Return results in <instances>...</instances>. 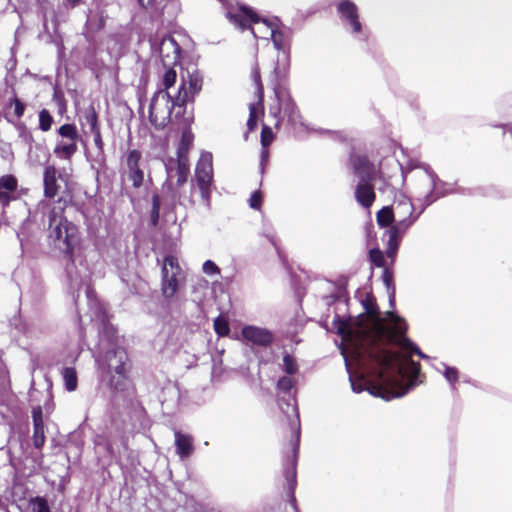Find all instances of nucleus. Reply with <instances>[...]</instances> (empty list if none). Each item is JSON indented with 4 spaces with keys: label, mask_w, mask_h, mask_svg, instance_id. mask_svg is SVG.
Listing matches in <instances>:
<instances>
[{
    "label": "nucleus",
    "mask_w": 512,
    "mask_h": 512,
    "mask_svg": "<svg viewBox=\"0 0 512 512\" xmlns=\"http://www.w3.org/2000/svg\"><path fill=\"white\" fill-rule=\"evenodd\" d=\"M444 377L446 378V380L448 382H450L451 384H454L458 379V372L453 367H445Z\"/></svg>",
    "instance_id": "35"
},
{
    "label": "nucleus",
    "mask_w": 512,
    "mask_h": 512,
    "mask_svg": "<svg viewBox=\"0 0 512 512\" xmlns=\"http://www.w3.org/2000/svg\"><path fill=\"white\" fill-rule=\"evenodd\" d=\"M383 278H384L386 285L389 287L391 276L389 275V273L387 271L384 272Z\"/></svg>",
    "instance_id": "44"
},
{
    "label": "nucleus",
    "mask_w": 512,
    "mask_h": 512,
    "mask_svg": "<svg viewBox=\"0 0 512 512\" xmlns=\"http://www.w3.org/2000/svg\"><path fill=\"white\" fill-rule=\"evenodd\" d=\"M53 118L48 110L43 109L39 112V128L46 132L51 129Z\"/></svg>",
    "instance_id": "24"
},
{
    "label": "nucleus",
    "mask_w": 512,
    "mask_h": 512,
    "mask_svg": "<svg viewBox=\"0 0 512 512\" xmlns=\"http://www.w3.org/2000/svg\"><path fill=\"white\" fill-rule=\"evenodd\" d=\"M393 301H394V290L390 294V302L393 303Z\"/></svg>",
    "instance_id": "46"
},
{
    "label": "nucleus",
    "mask_w": 512,
    "mask_h": 512,
    "mask_svg": "<svg viewBox=\"0 0 512 512\" xmlns=\"http://www.w3.org/2000/svg\"><path fill=\"white\" fill-rule=\"evenodd\" d=\"M287 407L291 411V414L296 419V430H297L296 432H297V437H298L299 436V421H298L299 415H298V410H297V406L295 404V401L293 400L292 403H288Z\"/></svg>",
    "instance_id": "40"
},
{
    "label": "nucleus",
    "mask_w": 512,
    "mask_h": 512,
    "mask_svg": "<svg viewBox=\"0 0 512 512\" xmlns=\"http://www.w3.org/2000/svg\"><path fill=\"white\" fill-rule=\"evenodd\" d=\"M138 1H139V4L144 8L151 7L155 2V0H138Z\"/></svg>",
    "instance_id": "43"
},
{
    "label": "nucleus",
    "mask_w": 512,
    "mask_h": 512,
    "mask_svg": "<svg viewBox=\"0 0 512 512\" xmlns=\"http://www.w3.org/2000/svg\"><path fill=\"white\" fill-rule=\"evenodd\" d=\"M86 120L87 123L90 125L92 132L99 130L97 127V115L93 109L87 111Z\"/></svg>",
    "instance_id": "34"
},
{
    "label": "nucleus",
    "mask_w": 512,
    "mask_h": 512,
    "mask_svg": "<svg viewBox=\"0 0 512 512\" xmlns=\"http://www.w3.org/2000/svg\"><path fill=\"white\" fill-rule=\"evenodd\" d=\"M286 109H290V113H289V119L294 122L296 121V114L294 112V104L291 103L290 101H287L286 103Z\"/></svg>",
    "instance_id": "41"
},
{
    "label": "nucleus",
    "mask_w": 512,
    "mask_h": 512,
    "mask_svg": "<svg viewBox=\"0 0 512 512\" xmlns=\"http://www.w3.org/2000/svg\"><path fill=\"white\" fill-rule=\"evenodd\" d=\"M187 172H188L187 167L184 164L180 163L179 168H178V180H177L179 185H182L186 181Z\"/></svg>",
    "instance_id": "39"
},
{
    "label": "nucleus",
    "mask_w": 512,
    "mask_h": 512,
    "mask_svg": "<svg viewBox=\"0 0 512 512\" xmlns=\"http://www.w3.org/2000/svg\"><path fill=\"white\" fill-rule=\"evenodd\" d=\"M161 292L165 299L175 297L184 282L183 270L179 259L174 255H167L162 262Z\"/></svg>",
    "instance_id": "6"
},
{
    "label": "nucleus",
    "mask_w": 512,
    "mask_h": 512,
    "mask_svg": "<svg viewBox=\"0 0 512 512\" xmlns=\"http://www.w3.org/2000/svg\"><path fill=\"white\" fill-rule=\"evenodd\" d=\"M195 176L204 204L209 208L213 181V157L210 152L201 153L196 165Z\"/></svg>",
    "instance_id": "9"
},
{
    "label": "nucleus",
    "mask_w": 512,
    "mask_h": 512,
    "mask_svg": "<svg viewBox=\"0 0 512 512\" xmlns=\"http://www.w3.org/2000/svg\"><path fill=\"white\" fill-rule=\"evenodd\" d=\"M370 259L376 266L381 267L384 265V256L380 250L373 249L370 251Z\"/></svg>",
    "instance_id": "33"
},
{
    "label": "nucleus",
    "mask_w": 512,
    "mask_h": 512,
    "mask_svg": "<svg viewBox=\"0 0 512 512\" xmlns=\"http://www.w3.org/2000/svg\"><path fill=\"white\" fill-rule=\"evenodd\" d=\"M203 80L198 72L188 73L177 79L172 68L158 72L157 88L149 107L150 122L156 128H164L174 117L179 119L185 111L186 103L193 101L202 89Z\"/></svg>",
    "instance_id": "2"
},
{
    "label": "nucleus",
    "mask_w": 512,
    "mask_h": 512,
    "mask_svg": "<svg viewBox=\"0 0 512 512\" xmlns=\"http://www.w3.org/2000/svg\"><path fill=\"white\" fill-rule=\"evenodd\" d=\"M364 308V314L333 322L342 339L351 387L357 393L367 389L385 400L402 397L418 384L420 366L409 355L426 356L405 338L404 320L392 313L381 316L370 298Z\"/></svg>",
    "instance_id": "1"
},
{
    "label": "nucleus",
    "mask_w": 512,
    "mask_h": 512,
    "mask_svg": "<svg viewBox=\"0 0 512 512\" xmlns=\"http://www.w3.org/2000/svg\"><path fill=\"white\" fill-rule=\"evenodd\" d=\"M357 201L364 207H370L375 199L373 188L369 184H359L355 191Z\"/></svg>",
    "instance_id": "17"
},
{
    "label": "nucleus",
    "mask_w": 512,
    "mask_h": 512,
    "mask_svg": "<svg viewBox=\"0 0 512 512\" xmlns=\"http://www.w3.org/2000/svg\"><path fill=\"white\" fill-rule=\"evenodd\" d=\"M33 420H34V445L39 448L44 443V430L42 423V412L40 408L34 409L33 411Z\"/></svg>",
    "instance_id": "19"
},
{
    "label": "nucleus",
    "mask_w": 512,
    "mask_h": 512,
    "mask_svg": "<svg viewBox=\"0 0 512 512\" xmlns=\"http://www.w3.org/2000/svg\"><path fill=\"white\" fill-rule=\"evenodd\" d=\"M57 170L55 166L48 165L44 170V193L46 197H54L58 193L59 186L56 180Z\"/></svg>",
    "instance_id": "15"
},
{
    "label": "nucleus",
    "mask_w": 512,
    "mask_h": 512,
    "mask_svg": "<svg viewBox=\"0 0 512 512\" xmlns=\"http://www.w3.org/2000/svg\"><path fill=\"white\" fill-rule=\"evenodd\" d=\"M227 18L236 27L249 28L255 38L269 39L275 21L261 19L252 9L246 6L231 7Z\"/></svg>",
    "instance_id": "4"
},
{
    "label": "nucleus",
    "mask_w": 512,
    "mask_h": 512,
    "mask_svg": "<svg viewBox=\"0 0 512 512\" xmlns=\"http://www.w3.org/2000/svg\"><path fill=\"white\" fill-rule=\"evenodd\" d=\"M365 165H366V160L365 159L359 160V166L357 164H355L356 169H360L361 166L364 167Z\"/></svg>",
    "instance_id": "45"
},
{
    "label": "nucleus",
    "mask_w": 512,
    "mask_h": 512,
    "mask_svg": "<svg viewBox=\"0 0 512 512\" xmlns=\"http://www.w3.org/2000/svg\"><path fill=\"white\" fill-rule=\"evenodd\" d=\"M283 369L289 375H293L297 372V370H298L297 363H296L295 359L293 357H291L290 355H285L283 357Z\"/></svg>",
    "instance_id": "27"
},
{
    "label": "nucleus",
    "mask_w": 512,
    "mask_h": 512,
    "mask_svg": "<svg viewBox=\"0 0 512 512\" xmlns=\"http://www.w3.org/2000/svg\"><path fill=\"white\" fill-rule=\"evenodd\" d=\"M12 105L14 106V114L20 118L24 114L25 105L17 98L13 99Z\"/></svg>",
    "instance_id": "37"
},
{
    "label": "nucleus",
    "mask_w": 512,
    "mask_h": 512,
    "mask_svg": "<svg viewBox=\"0 0 512 512\" xmlns=\"http://www.w3.org/2000/svg\"><path fill=\"white\" fill-rule=\"evenodd\" d=\"M294 380L290 376H284L278 381V388L282 391H289L294 386Z\"/></svg>",
    "instance_id": "32"
},
{
    "label": "nucleus",
    "mask_w": 512,
    "mask_h": 512,
    "mask_svg": "<svg viewBox=\"0 0 512 512\" xmlns=\"http://www.w3.org/2000/svg\"><path fill=\"white\" fill-rule=\"evenodd\" d=\"M159 211H160V198L158 195H154L152 198V211H151V217L154 221H156L158 219Z\"/></svg>",
    "instance_id": "36"
},
{
    "label": "nucleus",
    "mask_w": 512,
    "mask_h": 512,
    "mask_svg": "<svg viewBox=\"0 0 512 512\" xmlns=\"http://www.w3.org/2000/svg\"><path fill=\"white\" fill-rule=\"evenodd\" d=\"M423 182L427 185V191H437V176L429 169H425L422 175Z\"/></svg>",
    "instance_id": "23"
},
{
    "label": "nucleus",
    "mask_w": 512,
    "mask_h": 512,
    "mask_svg": "<svg viewBox=\"0 0 512 512\" xmlns=\"http://www.w3.org/2000/svg\"><path fill=\"white\" fill-rule=\"evenodd\" d=\"M63 208L59 207V212L55 209L50 216L49 237L52 239L56 248L69 255L74 262L73 251L78 243V229L61 216Z\"/></svg>",
    "instance_id": "3"
},
{
    "label": "nucleus",
    "mask_w": 512,
    "mask_h": 512,
    "mask_svg": "<svg viewBox=\"0 0 512 512\" xmlns=\"http://www.w3.org/2000/svg\"><path fill=\"white\" fill-rule=\"evenodd\" d=\"M93 133H94V136H95V139H94V140H95V144H96L99 148H101V146H102V139H101L100 131H99V130H97V131H95V132H93Z\"/></svg>",
    "instance_id": "42"
},
{
    "label": "nucleus",
    "mask_w": 512,
    "mask_h": 512,
    "mask_svg": "<svg viewBox=\"0 0 512 512\" xmlns=\"http://www.w3.org/2000/svg\"><path fill=\"white\" fill-rule=\"evenodd\" d=\"M341 15L350 21L354 32H360L361 24L358 21L357 7L350 1H343L338 7Z\"/></svg>",
    "instance_id": "16"
},
{
    "label": "nucleus",
    "mask_w": 512,
    "mask_h": 512,
    "mask_svg": "<svg viewBox=\"0 0 512 512\" xmlns=\"http://www.w3.org/2000/svg\"><path fill=\"white\" fill-rule=\"evenodd\" d=\"M262 197L260 192L256 191L252 194L250 198V207L254 209H259L261 206Z\"/></svg>",
    "instance_id": "38"
},
{
    "label": "nucleus",
    "mask_w": 512,
    "mask_h": 512,
    "mask_svg": "<svg viewBox=\"0 0 512 512\" xmlns=\"http://www.w3.org/2000/svg\"><path fill=\"white\" fill-rule=\"evenodd\" d=\"M17 187V180L12 175H5L0 178V202L8 204L10 197L8 192H12Z\"/></svg>",
    "instance_id": "18"
},
{
    "label": "nucleus",
    "mask_w": 512,
    "mask_h": 512,
    "mask_svg": "<svg viewBox=\"0 0 512 512\" xmlns=\"http://www.w3.org/2000/svg\"><path fill=\"white\" fill-rule=\"evenodd\" d=\"M141 153L138 150H131L127 154V175L135 188L142 186L144 181V172L140 168Z\"/></svg>",
    "instance_id": "12"
},
{
    "label": "nucleus",
    "mask_w": 512,
    "mask_h": 512,
    "mask_svg": "<svg viewBox=\"0 0 512 512\" xmlns=\"http://www.w3.org/2000/svg\"><path fill=\"white\" fill-rule=\"evenodd\" d=\"M152 53L159 57L164 71L172 68L179 63L180 47L175 38L171 35H155L150 39Z\"/></svg>",
    "instance_id": "7"
},
{
    "label": "nucleus",
    "mask_w": 512,
    "mask_h": 512,
    "mask_svg": "<svg viewBox=\"0 0 512 512\" xmlns=\"http://www.w3.org/2000/svg\"><path fill=\"white\" fill-rule=\"evenodd\" d=\"M214 329L219 336H226L229 333L228 322L222 317H217L214 320Z\"/></svg>",
    "instance_id": "26"
},
{
    "label": "nucleus",
    "mask_w": 512,
    "mask_h": 512,
    "mask_svg": "<svg viewBox=\"0 0 512 512\" xmlns=\"http://www.w3.org/2000/svg\"><path fill=\"white\" fill-rule=\"evenodd\" d=\"M72 4H76L79 0H68Z\"/></svg>",
    "instance_id": "48"
},
{
    "label": "nucleus",
    "mask_w": 512,
    "mask_h": 512,
    "mask_svg": "<svg viewBox=\"0 0 512 512\" xmlns=\"http://www.w3.org/2000/svg\"><path fill=\"white\" fill-rule=\"evenodd\" d=\"M252 76H253L254 82H255L256 87H257V93H258V98H259L258 106H261L262 97H263V86H262V83H261V80H260V73H259L258 67H256L253 70Z\"/></svg>",
    "instance_id": "29"
},
{
    "label": "nucleus",
    "mask_w": 512,
    "mask_h": 512,
    "mask_svg": "<svg viewBox=\"0 0 512 512\" xmlns=\"http://www.w3.org/2000/svg\"><path fill=\"white\" fill-rule=\"evenodd\" d=\"M270 112L274 115V117H275V118H277V117H278V111H276V110H275V111H273V110L271 109V111H270Z\"/></svg>",
    "instance_id": "47"
},
{
    "label": "nucleus",
    "mask_w": 512,
    "mask_h": 512,
    "mask_svg": "<svg viewBox=\"0 0 512 512\" xmlns=\"http://www.w3.org/2000/svg\"><path fill=\"white\" fill-rule=\"evenodd\" d=\"M60 139L54 146L53 153L59 159L70 161L78 150L80 135L74 124H63L58 129Z\"/></svg>",
    "instance_id": "8"
},
{
    "label": "nucleus",
    "mask_w": 512,
    "mask_h": 512,
    "mask_svg": "<svg viewBox=\"0 0 512 512\" xmlns=\"http://www.w3.org/2000/svg\"><path fill=\"white\" fill-rule=\"evenodd\" d=\"M30 506L33 512H50L46 499L42 497H35L31 499Z\"/></svg>",
    "instance_id": "25"
},
{
    "label": "nucleus",
    "mask_w": 512,
    "mask_h": 512,
    "mask_svg": "<svg viewBox=\"0 0 512 512\" xmlns=\"http://www.w3.org/2000/svg\"><path fill=\"white\" fill-rule=\"evenodd\" d=\"M65 389L69 392L75 391L78 385L77 373L73 367H65L61 371Z\"/></svg>",
    "instance_id": "20"
},
{
    "label": "nucleus",
    "mask_w": 512,
    "mask_h": 512,
    "mask_svg": "<svg viewBox=\"0 0 512 512\" xmlns=\"http://www.w3.org/2000/svg\"><path fill=\"white\" fill-rule=\"evenodd\" d=\"M394 217V209L384 207L377 213V223L382 227H387L393 222Z\"/></svg>",
    "instance_id": "21"
},
{
    "label": "nucleus",
    "mask_w": 512,
    "mask_h": 512,
    "mask_svg": "<svg viewBox=\"0 0 512 512\" xmlns=\"http://www.w3.org/2000/svg\"><path fill=\"white\" fill-rule=\"evenodd\" d=\"M202 270H203V272L206 275H209V276H214V275H219L220 274V269L211 260H207V261L204 262Z\"/></svg>",
    "instance_id": "30"
},
{
    "label": "nucleus",
    "mask_w": 512,
    "mask_h": 512,
    "mask_svg": "<svg viewBox=\"0 0 512 512\" xmlns=\"http://www.w3.org/2000/svg\"><path fill=\"white\" fill-rule=\"evenodd\" d=\"M250 115L247 121V126L249 130H254L257 126V117H258V108L255 104H251L249 106Z\"/></svg>",
    "instance_id": "28"
},
{
    "label": "nucleus",
    "mask_w": 512,
    "mask_h": 512,
    "mask_svg": "<svg viewBox=\"0 0 512 512\" xmlns=\"http://www.w3.org/2000/svg\"><path fill=\"white\" fill-rule=\"evenodd\" d=\"M17 129L19 131V136L26 144H31L33 142L32 133L25 127L23 124H18Z\"/></svg>",
    "instance_id": "31"
},
{
    "label": "nucleus",
    "mask_w": 512,
    "mask_h": 512,
    "mask_svg": "<svg viewBox=\"0 0 512 512\" xmlns=\"http://www.w3.org/2000/svg\"><path fill=\"white\" fill-rule=\"evenodd\" d=\"M395 216L399 218L396 225L392 226L388 231V255L392 257L398 247V239L415 221L413 214V205L409 199L403 198L394 205Z\"/></svg>",
    "instance_id": "5"
},
{
    "label": "nucleus",
    "mask_w": 512,
    "mask_h": 512,
    "mask_svg": "<svg viewBox=\"0 0 512 512\" xmlns=\"http://www.w3.org/2000/svg\"><path fill=\"white\" fill-rule=\"evenodd\" d=\"M274 135L268 126H263L262 132H261V144L263 147L262 155L263 157L267 156V147L271 144L273 141Z\"/></svg>",
    "instance_id": "22"
},
{
    "label": "nucleus",
    "mask_w": 512,
    "mask_h": 512,
    "mask_svg": "<svg viewBox=\"0 0 512 512\" xmlns=\"http://www.w3.org/2000/svg\"><path fill=\"white\" fill-rule=\"evenodd\" d=\"M242 338L252 344L267 345L272 341V334L265 328L245 326L242 329Z\"/></svg>",
    "instance_id": "13"
},
{
    "label": "nucleus",
    "mask_w": 512,
    "mask_h": 512,
    "mask_svg": "<svg viewBox=\"0 0 512 512\" xmlns=\"http://www.w3.org/2000/svg\"><path fill=\"white\" fill-rule=\"evenodd\" d=\"M270 39L274 47L279 51V60L274 68V72L277 76H280L287 71L289 66V54L286 49L289 42V33L287 30L280 28L277 22H275L270 33Z\"/></svg>",
    "instance_id": "10"
},
{
    "label": "nucleus",
    "mask_w": 512,
    "mask_h": 512,
    "mask_svg": "<svg viewBox=\"0 0 512 512\" xmlns=\"http://www.w3.org/2000/svg\"><path fill=\"white\" fill-rule=\"evenodd\" d=\"M175 446L177 454L182 458L189 457L194 450L193 438L190 435L175 432Z\"/></svg>",
    "instance_id": "14"
},
{
    "label": "nucleus",
    "mask_w": 512,
    "mask_h": 512,
    "mask_svg": "<svg viewBox=\"0 0 512 512\" xmlns=\"http://www.w3.org/2000/svg\"><path fill=\"white\" fill-rule=\"evenodd\" d=\"M127 353L121 349H115L107 352L105 361L109 372L115 373L119 378H123L127 371Z\"/></svg>",
    "instance_id": "11"
}]
</instances>
